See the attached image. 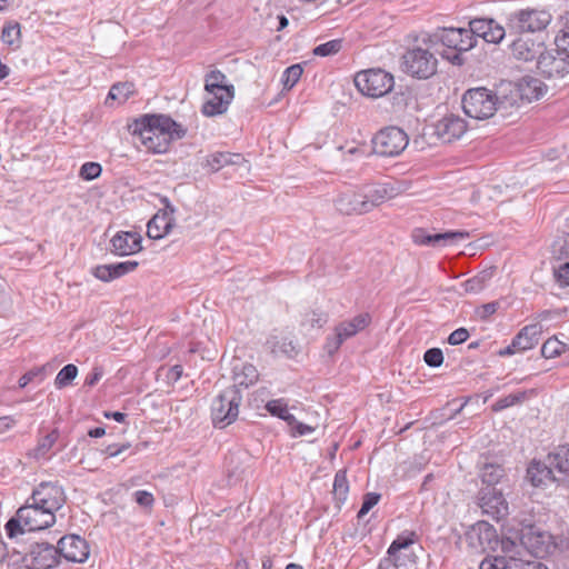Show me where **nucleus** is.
I'll list each match as a JSON object with an SVG mask.
<instances>
[{"label": "nucleus", "instance_id": "nucleus-53", "mask_svg": "<svg viewBox=\"0 0 569 569\" xmlns=\"http://www.w3.org/2000/svg\"><path fill=\"white\" fill-rule=\"evenodd\" d=\"M345 339L340 337L339 332L335 331V335L327 338L325 343V350L329 356L335 355L340 346L343 343Z\"/></svg>", "mask_w": 569, "mask_h": 569}, {"label": "nucleus", "instance_id": "nucleus-41", "mask_svg": "<svg viewBox=\"0 0 569 569\" xmlns=\"http://www.w3.org/2000/svg\"><path fill=\"white\" fill-rule=\"evenodd\" d=\"M59 433L57 430H52L49 435L39 440L38 446L30 453L36 459L42 458L53 447L58 440Z\"/></svg>", "mask_w": 569, "mask_h": 569}, {"label": "nucleus", "instance_id": "nucleus-45", "mask_svg": "<svg viewBox=\"0 0 569 569\" xmlns=\"http://www.w3.org/2000/svg\"><path fill=\"white\" fill-rule=\"evenodd\" d=\"M349 491V486L345 471H339L336 473L333 481V495L338 501L343 502L347 499V495Z\"/></svg>", "mask_w": 569, "mask_h": 569}, {"label": "nucleus", "instance_id": "nucleus-32", "mask_svg": "<svg viewBox=\"0 0 569 569\" xmlns=\"http://www.w3.org/2000/svg\"><path fill=\"white\" fill-rule=\"evenodd\" d=\"M259 379V373L257 368L251 363H241L240 366H234L233 368V380L237 388L252 386Z\"/></svg>", "mask_w": 569, "mask_h": 569}, {"label": "nucleus", "instance_id": "nucleus-47", "mask_svg": "<svg viewBox=\"0 0 569 569\" xmlns=\"http://www.w3.org/2000/svg\"><path fill=\"white\" fill-rule=\"evenodd\" d=\"M342 48V40L335 39L321 43L313 49V54L319 57H329L338 53Z\"/></svg>", "mask_w": 569, "mask_h": 569}, {"label": "nucleus", "instance_id": "nucleus-28", "mask_svg": "<svg viewBox=\"0 0 569 569\" xmlns=\"http://www.w3.org/2000/svg\"><path fill=\"white\" fill-rule=\"evenodd\" d=\"M371 322V316L368 312L359 313L350 320H346L336 326L335 331L339 332L345 340L356 336L365 330Z\"/></svg>", "mask_w": 569, "mask_h": 569}, {"label": "nucleus", "instance_id": "nucleus-24", "mask_svg": "<svg viewBox=\"0 0 569 569\" xmlns=\"http://www.w3.org/2000/svg\"><path fill=\"white\" fill-rule=\"evenodd\" d=\"M543 462L540 460H532L527 468V479L533 487H547L556 481L552 468L555 465L551 460Z\"/></svg>", "mask_w": 569, "mask_h": 569}, {"label": "nucleus", "instance_id": "nucleus-60", "mask_svg": "<svg viewBox=\"0 0 569 569\" xmlns=\"http://www.w3.org/2000/svg\"><path fill=\"white\" fill-rule=\"evenodd\" d=\"M555 42L558 48L563 49L569 54V31H560Z\"/></svg>", "mask_w": 569, "mask_h": 569}, {"label": "nucleus", "instance_id": "nucleus-25", "mask_svg": "<svg viewBox=\"0 0 569 569\" xmlns=\"http://www.w3.org/2000/svg\"><path fill=\"white\" fill-rule=\"evenodd\" d=\"M174 208L167 204L162 212H158L148 223V237L151 239H161L167 236L174 226Z\"/></svg>", "mask_w": 569, "mask_h": 569}, {"label": "nucleus", "instance_id": "nucleus-55", "mask_svg": "<svg viewBox=\"0 0 569 569\" xmlns=\"http://www.w3.org/2000/svg\"><path fill=\"white\" fill-rule=\"evenodd\" d=\"M134 501L143 508H151L154 503L153 495L147 490H138L133 493Z\"/></svg>", "mask_w": 569, "mask_h": 569}, {"label": "nucleus", "instance_id": "nucleus-38", "mask_svg": "<svg viewBox=\"0 0 569 569\" xmlns=\"http://www.w3.org/2000/svg\"><path fill=\"white\" fill-rule=\"evenodd\" d=\"M134 92V86L131 82L113 84L109 91L108 99L118 100L120 103L127 101Z\"/></svg>", "mask_w": 569, "mask_h": 569}, {"label": "nucleus", "instance_id": "nucleus-59", "mask_svg": "<svg viewBox=\"0 0 569 569\" xmlns=\"http://www.w3.org/2000/svg\"><path fill=\"white\" fill-rule=\"evenodd\" d=\"M103 373V369L99 366H96L87 376L84 383L90 387L94 386L102 378Z\"/></svg>", "mask_w": 569, "mask_h": 569}, {"label": "nucleus", "instance_id": "nucleus-9", "mask_svg": "<svg viewBox=\"0 0 569 569\" xmlns=\"http://www.w3.org/2000/svg\"><path fill=\"white\" fill-rule=\"evenodd\" d=\"M242 396L236 386L226 388L211 405L212 421L224 428L232 423L239 415Z\"/></svg>", "mask_w": 569, "mask_h": 569}, {"label": "nucleus", "instance_id": "nucleus-17", "mask_svg": "<svg viewBox=\"0 0 569 569\" xmlns=\"http://www.w3.org/2000/svg\"><path fill=\"white\" fill-rule=\"evenodd\" d=\"M26 560L36 569H52L60 559L57 547L49 542H36L30 547Z\"/></svg>", "mask_w": 569, "mask_h": 569}, {"label": "nucleus", "instance_id": "nucleus-56", "mask_svg": "<svg viewBox=\"0 0 569 569\" xmlns=\"http://www.w3.org/2000/svg\"><path fill=\"white\" fill-rule=\"evenodd\" d=\"M497 311V302L485 303L476 309V316L481 320H487Z\"/></svg>", "mask_w": 569, "mask_h": 569}, {"label": "nucleus", "instance_id": "nucleus-18", "mask_svg": "<svg viewBox=\"0 0 569 569\" xmlns=\"http://www.w3.org/2000/svg\"><path fill=\"white\" fill-rule=\"evenodd\" d=\"M467 129L466 120L453 113L442 117L435 124L436 136L445 143L460 139Z\"/></svg>", "mask_w": 569, "mask_h": 569}, {"label": "nucleus", "instance_id": "nucleus-27", "mask_svg": "<svg viewBox=\"0 0 569 569\" xmlns=\"http://www.w3.org/2000/svg\"><path fill=\"white\" fill-rule=\"evenodd\" d=\"M233 97L234 91L231 90H224L221 96L206 97L201 111L206 117L223 114L228 110Z\"/></svg>", "mask_w": 569, "mask_h": 569}, {"label": "nucleus", "instance_id": "nucleus-2", "mask_svg": "<svg viewBox=\"0 0 569 569\" xmlns=\"http://www.w3.org/2000/svg\"><path fill=\"white\" fill-rule=\"evenodd\" d=\"M510 516L508 503L500 499V525L509 521L518 529V546L536 557H545L556 549L553 537L533 523V517L525 511Z\"/></svg>", "mask_w": 569, "mask_h": 569}, {"label": "nucleus", "instance_id": "nucleus-19", "mask_svg": "<svg viewBox=\"0 0 569 569\" xmlns=\"http://www.w3.org/2000/svg\"><path fill=\"white\" fill-rule=\"evenodd\" d=\"M469 237L467 231H447L442 233H428L425 229H416L412 232L415 243L430 247H446L466 240Z\"/></svg>", "mask_w": 569, "mask_h": 569}, {"label": "nucleus", "instance_id": "nucleus-23", "mask_svg": "<svg viewBox=\"0 0 569 569\" xmlns=\"http://www.w3.org/2000/svg\"><path fill=\"white\" fill-rule=\"evenodd\" d=\"M141 240L137 232L120 231L111 239V251L121 257L137 253L142 249Z\"/></svg>", "mask_w": 569, "mask_h": 569}, {"label": "nucleus", "instance_id": "nucleus-34", "mask_svg": "<svg viewBox=\"0 0 569 569\" xmlns=\"http://www.w3.org/2000/svg\"><path fill=\"white\" fill-rule=\"evenodd\" d=\"M510 49L512 56L522 61H531L538 53L536 44L522 38L515 40L511 43Z\"/></svg>", "mask_w": 569, "mask_h": 569}, {"label": "nucleus", "instance_id": "nucleus-52", "mask_svg": "<svg viewBox=\"0 0 569 569\" xmlns=\"http://www.w3.org/2000/svg\"><path fill=\"white\" fill-rule=\"evenodd\" d=\"M488 277V273L483 272L472 279H469L467 280L465 283H463V287H465V291L466 292H479L480 290L483 289V283H485V280L487 279Z\"/></svg>", "mask_w": 569, "mask_h": 569}, {"label": "nucleus", "instance_id": "nucleus-15", "mask_svg": "<svg viewBox=\"0 0 569 569\" xmlns=\"http://www.w3.org/2000/svg\"><path fill=\"white\" fill-rule=\"evenodd\" d=\"M30 501L56 515L66 502V493L58 482H41L33 490Z\"/></svg>", "mask_w": 569, "mask_h": 569}, {"label": "nucleus", "instance_id": "nucleus-20", "mask_svg": "<svg viewBox=\"0 0 569 569\" xmlns=\"http://www.w3.org/2000/svg\"><path fill=\"white\" fill-rule=\"evenodd\" d=\"M59 558L63 557L68 561L83 562L89 557V546L84 539L79 536H64L58 541Z\"/></svg>", "mask_w": 569, "mask_h": 569}, {"label": "nucleus", "instance_id": "nucleus-58", "mask_svg": "<svg viewBox=\"0 0 569 569\" xmlns=\"http://www.w3.org/2000/svg\"><path fill=\"white\" fill-rule=\"evenodd\" d=\"M533 555L527 552L522 569H548V567L542 563L539 559Z\"/></svg>", "mask_w": 569, "mask_h": 569}, {"label": "nucleus", "instance_id": "nucleus-31", "mask_svg": "<svg viewBox=\"0 0 569 569\" xmlns=\"http://www.w3.org/2000/svg\"><path fill=\"white\" fill-rule=\"evenodd\" d=\"M412 536L413 533L398 536L390 545L388 549V558L385 559L380 567L387 562H391L396 568L405 566L401 558V551H406L413 543Z\"/></svg>", "mask_w": 569, "mask_h": 569}, {"label": "nucleus", "instance_id": "nucleus-22", "mask_svg": "<svg viewBox=\"0 0 569 569\" xmlns=\"http://www.w3.org/2000/svg\"><path fill=\"white\" fill-rule=\"evenodd\" d=\"M362 194L361 188L340 192L333 201L337 211L345 216L367 213Z\"/></svg>", "mask_w": 569, "mask_h": 569}, {"label": "nucleus", "instance_id": "nucleus-12", "mask_svg": "<svg viewBox=\"0 0 569 569\" xmlns=\"http://www.w3.org/2000/svg\"><path fill=\"white\" fill-rule=\"evenodd\" d=\"M393 76L382 69H368L355 76V86L367 97L379 98L393 88Z\"/></svg>", "mask_w": 569, "mask_h": 569}, {"label": "nucleus", "instance_id": "nucleus-16", "mask_svg": "<svg viewBox=\"0 0 569 569\" xmlns=\"http://www.w3.org/2000/svg\"><path fill=\"white\" fill-rule=\"evenodd\" d=\"M361 190L367 213L383 202L398 197L402 191L399 186L389 182L365 184Z\"/></svg>", "mask_w": 569, "mask_h": 569}, {"label": "nucleus", "instance_id": "nucleus-40", "mask_svg": "<svg viewBox=\"0 0 569 569\" xmlns=\"http://www.w3.org/2000/svg\"><path fill=\"white\" fill-rule=\"evenodd\" d=\"M548 460L555 465V468L569 476V446L559 448V450L548 456Z\"/></svg>", "mask_w": 569, "mask_h": 569}, {"label": "nucleus", "instance_id": "nucleus-11", "mask_svg": "<svg viewBox=\"0 0 569 569\" xmlns=\"http://www.w3.org/2000/svg\"><path fill=\"white\" fill-rule=\"evenodd\" d=\"M552 16L547 10L522 9L507 18V28L513 33L540 32L551 22Z\"/></svg>", "mask_w": 569, "mask_h": 569}, {"label": "nucleus", "instance_id": "nucleus-63", "mask_svg": "<svg viewBox=\"0 0 569 569\" xmlns=\"http://www.w3.org/2000/svg\"><path fill=\"white\" fill-rule=\"evenodd\" d=\"M37 375H38V371L31 370V371L24 373L23 376H21L20 379H19V387L20 388H24L29 382L32 381V379Z\"/></svg>", "mask_w": 569, "mask_h": 569}, {"label": "nucleus", "instance_id": "nucleus-8", "mask_svg": "<svg viewBox=\"0 0 569 569\" xmlns=\"http://www.w3.org/2000/svg\"><path fill=\"white\" fill-rule=\"evenodd\" d=\"M518 529L509 521L501 523L500 531V569H522L527 552L518 546Z\"/></svg>", "mask_w": 569, "mask_h": 569}, {"label": "nucleus", "instance_id": "nucleus-46", "mask_svg": "<svg viewBox=\"0 0 569 569\" xmlns=\"http://www.w3.org/2000/svg\"><path fill=\"white\" fill-rule=\"evenodd\" d=\"M303 69L300 64L288 67L282 73V84L286 89H291L301 78Z\"/></svg>", "mask_w": 569, "mask_h": 569}, {"label": "nucleus", "instance_id": "nucleus-48", "mask_svg": "<svg viewBox=\"0 0 569 569\" xmlns=\"http://www.w3.org/2000/svg\"><path fill=\"white\" fill-rule=\"evenodd\" d=\"M208 166L213 170L218 171L227 164L232 163V156L230 153L217 152L210 156L207 160Z\"/></svg>", "mask_w": 569, "mask_h": 569}, {"label": "nucleus", "instance_id": "nucleus-5", "mask_svg": "<svg viewBox=\"0 0 569 569\" xmlns=\"http://www.w3.org/2000/svg\"><path fill=\"white\" fill-rule=\"evenodd\" d=\"M54 522L56 515L41 506H36L29 499L24 506L18 509L16 516L7 522L6 530L10 538H16L26 531L46 529Z\"/></svg>", "mask_w": 569, "mask_h": 569}, {"label": "nucleus", "instance_id": "nucleus-6", "mask_svg": "<svg viewBox=\"0 0 569 569\" xmlns=\"http://www.w3.org/2000/svg\"><path fill=\"white\" fill-rule=\"evenodd\" d=\"M417 41L418 43L402 56V68L411 77L428 79L437 72L438 68V59L431 50L440 51L431 43H422L421 34Z\"/></svg>", "mask_w": 569, "mask_h": 569}, {"label": "nucleus", "instance_id": "nucleus-4", "mask_svg": "<svg viewBox=\"0 0 569 569\" xmlns=\"http://www.w3.org/2000/svg\"><path fill=\"white\" fill-rule=\"evenodd\" d=\"M421 41L422 43H431L437 49L440 46L445 47L446 50L441 51L440 54L455 66L463 63L462 52L476 47L471 31L466 28H442L432 33L425 32L421 33Z\"/></svg>", "mask_w": 569, "mask_h": 569}, {"label": "nucleus", "instance_id": "nucleus-37", "mask_svg": "<svg viewBox=\"0 0 569 569\" xmlns=\"http://www.w3.org/2000/svg\"><path fill=\"white\" fill-rule=\"evenodd\" d=\"M227 84V77L220 70H212L204 77V91L223 90L229 88Z\"/></svg>", "mask_w": 569, "mask_h": 569}, {"label": "nucleus", "instance_id": "nucleus-61", "mask_svg": "<svg viewBox=\"0 0 569 569\" xmlns=\"http://www.w3.org/2000/svg\"><path fill=\"white\" fill-rule=\"evenodd\" d=\"M479 569H498V557L487 556L479 565Z\"/></svg>", "mask_w": 569, "mask_h": 569}, {"label": "nucleus", "instance_id": "nucleus-36", "mask_svg": "<svg viewBox=\"0 0 569 569\" xmlns=\"http://www.w3.org/2000/svg\"><path fill=\"white\" fill-rule=\"evenodd\" d=\"M266 409L272 415L281 418L282 420L287 421L289 425H293L296 422V418L293 415L289 412L288 406L283 400L277 399V400H270L266 405Z\"/></svg>", "mask_w": 569, "mask_h": 569}, {"label": "nucleus", "instance_id": "nucleus-51", "mask_svg": "<svg viewBox=\"0 0 569 569\" xmlns=\"http://www.w3.org/2000/svg\"><path fill=\"white\" fill-rule=\"evenodd\" d=\"M380 500V495L376 492H369L365 495L362 506L358 512V518H362L367 515Z\"/></svg>", "mask_w": 569, "mask_h": 569}, {"label": "nucleus", "instance_id": "nucleus-49", "mask_svg": "<svg viewBox=\"0 0 569 569\" xmlns=\"http://www.w3.org/2000/svg\"><path fill=\"white\" fill-rule=\"evenodd\" d=\"M102 168L98 162H86L81 166L79 176L83 180L90 181L101 174Z\"/></svg>", "mask_w": 569, "mask_h": 569}, {"label": "nucleus", "instance_id": "nucleus-62", "mask_svg": "<svg viewBox=\"0 0 569 569\" xmlns=\"http://www.w3.org/2000/svg\"><path fill=\"white\" fill-rule=\"evenodd\" d=\"M129 448V445H110L106 448V453L109 457H117Z\"/></svg>", "mask_w": 569, "mask_h": 569}, {"label": "nucleus", "instance_id": "nucleus-64", "mask_svg": "<svg viewBox=\"0 0 569 569\" xmlns=\"http://www.w3.org/2000/svg\"><path fill=\"white\" fill-rule=\"evenodd\" d=\"M182 372H183V369L181 366L179 365H176L173 366L170 370H169V379L173 380V381H178L181 376H182Z\"/></svg>", "mask_w": 569, "mask_h": 569}, {"label": "nucleus", "instance_id": "nucleus-33", "mask_svg": "<svg viewBox=\"0 0 569 569\" xmlns=\"http://www.w3.org/2000/svg\"><path fill=\"white\" fill-rule=\"evenodd\" d=\"M267 343L273 353H283L288 357H293L298 353L297 342L288 337L273 335L268 339Z\"/></svg>", "mask_w": 569, "mask_h": 569}, {"label": "nucleus", "instance_id": "nucleus-29", "mask_svg": "<svg viewBox=\"0 0 569 569\" xmlns=\"http://www.w3.org/2000/svg\"><path fill=\"white\" fill-rule=\"evenodd\" d=\"M477 535L479 545L482 549L495 551L498 547V535L493 525L488 520L478 521L472 529Z\"/></svg>", "mask_w": 569, "mask_h": 569}, {"label": "nucleus", "instance_id": "nucleus-7", "mask_svg": "<svg viewBox=\"0 0 569 569\" xmlns=\"http://www.w3.org/2000/svg\"><path fill=\"white\" fill-rule=\"evenodd\" d=\"M461 103L468 117L485 120L495 116L498 98L488 89L480 87L466 91L462 96Z\"/></svg>", "mask_w": 569, "mask_h": 569}, {"label": "nucleus", "instance_id": "nucleus-39", "mask_svg": "<svg viewBox=\"0 0 569 569\" xmlns=\"http://www.w3.org/2000/svg\"><path fill=\"white\" fill-rule=\"evenodd\" d=\"M21 30L18 22H8L1 33V39L9 46L18 48L20 46Z\"/></svg>", "mask_w": 569, "mask_h": 569}, {"label": "nucleus", "instance_id": "nucleus-35", "mask_svg": "<svg viewBox=\"0 0 569 569\" xmlns=\"http://www.w3.org/2000/svg\"><path fill=\"white\" fill-rule=\"evenodd\" d=\"M569 347L559 341L556 337L549 338L541 347V355L547 358H555L563 356V361L567 359Z\"/></svg>", "mask_w": 569, "mask_h": 569}, {"label": "nucleus", "instance_id": "nucleus-42", "mask_svg": "<svg viewBox=\"0 0 569 569\" xmlns=\"http://www.w3.org/2000/svg\"><path fill=\"white\" fill-rule=\"evenodd\" d=\"M328 321V316L322 311H307L301 320V326L306 328H321Z\"/></svg>", "mask_w": 569, "mask_h": 569}, {"label": "nucleus", "instance_id": "nucleus-13", "mask_svg": "<svg viewBox=\"0 0 569 569\" xmlns=\"http://www.w3.org/2000/svg\"><path fill=\"white\" fill-rule=\"evenodd\" d=\"M408 143V134L398 127H387L372 139L373 151L382 157L399 156Z\"/></svg>", "mask_w": 569, "mask_h": 569}, {"label": "nucleus", "instance_id": "nucleus-10", "mask_svg": "<svg viewBox=\"0 0 569 569\" xmlns=\"http://www.w3.org/2000/svg\"><path fill=\"white\" fill-rule=\"evenodd\" d=\"M481 487L479 489V506L482 512L498 520V466L495 462H485L480 470Z\"/></svg>", "mask_w": 569, "mask_h": 569}, {"label": "nucleus", "instance_id": "nucleus-44", "mask_svg": "<svg viewBox=\"0 0 569 569\" xmlns=\"http://www.w3.org/2000/svg\"><path fill=\"white\" fill-rule=\"evenodd\" d=\"M531 391L518 389L509 395H506L500 398V410L505 408H509L516 405L523 403L528 398Z\"/></svg>", "mask_w": 569, "mask_h": 569}, {"label": "nucleus", "instance_id": "nucleus-30", "mask_svg": "<svg viewBox=\"0 0 569 569\" xmlns=\"http://www.w3.org/2000/svg\"><path fill=\"white\" fill-rule=\"evenodd\" d=\"M495 19L477 18L469 22L468 31H471L473 41L477 43V38L483 39L488 43H498V38L493 31Z\"/></svg>", "mask_w": 569, "mask_h": 569}, {"label": "nucleus", "instance_id": "nucleus-26", "mask_svg": "<svg viewBox=\"0 0 569 569\" xmlns=\"http://www.w3.org/2000/svg\"><path fill=\"white\" fill-rule=\"evenodd\" d=\"M138 266L139 263L136 260L102 264L93 269V276L99 280L107 282L134 271Z\"/></svg>", "mask_w": 569, "mask_h": 569}, {"label": "nucleus", "instance_id": "nucleus-14", "mask_svg": "<svg viewBox=\"0 0 569 569\" xmlns=\"http://www.w3.org/2000/svg\"><path fill=\"white\" fill-rule=\"evenodd\" d=\"M537 68L549 79H562L569 73V54L556 46L539 53Z\"/></svg>", "mask_w": 569, "mask_h": 569}, {"label": "nucleus", "instance_id": "nucleus-54", "mask_svg": "<svg viewBox=\"0 0 569 569\" xmlns=\"http://www.w3.org/2000/svg\"><path fill=\"white\" fill-rule=\"evenodd\" d=\"M556 281L561 287H569V261L555 269Z\"/></svg>", "mask_w": 569, "mask_h": 569}, {"label": "nucleus", "instance_id": "nucleus-1", "mask_svg": "<svg viewBox=\"0 0 569 569\" xmlns=\"http://www.w3.org/2000/svg\"><path fill=\"white\" fill-rule=\"evenodd\" d=\"M133 137L153 153H163L174 139L183 136V131L170 117L164 114L144 116L129 126Z\"/></svg>", "mask_w": 569, "mask_h": 569}, {"label": "nucleus", "instance_id": "nucleus-43", "mask_svg": "<svg viewBox=\"0 0 569 569\" xmlns=\"http://www.w3.org/2000/svg\"><path fill=\"white\" fill-rule=\"evenodd\" d=\"M78 375V368L74 365L64 366L57 375L54 385L58 389L64 388L76 379Z\"/></svg>", "mask_w": 569, "mask_h": 569}, {"label": "nucleus", "instance_id": "nucleus-3", "mask_svg": "<svg viewBox=\"0 0 569 569\" xmlns=\"http://www.w3.org/2000/svg\"><path fill=\"white\" fill-rule=\"evenodd\" d=\"M548 87L538 78L523 76L517 80H500V118L507 119L518 113L523 102L541 99Z\"/></svg>", "mask_w": 569, "mask_h": 569}, {"label": "nucleus", "instance_id": "nucleus-57", "mask_svg": "<svg viewBox=\"0 0 569 569\" xmlns=\"http://www.w3.org/2000/svg\"><path fill=\"white\" fill-rule=\"evenodd\" d=\"M469 338V331L466 328L456 329L448 337V342L451 346H457L465 342Z\"/></svg>", "mask_w": 569, "mask_h": 569}, {"label": "nucleus", "instance_id": "nucleus-21", "mask_svg": "<svg viewBox=\"0 0 569 569\" xmlns=\"http://www.w3.org/2000/svg\"><path fill=\"white\" fill-rule=\"evenodd\" d=\"M540 333H541L540 325L535 323V325L526 326L512 339L510 345H508L503 350H500V357L501 356H512V355L532 349L539 342Z\"/></svg>", "mask_w": 569, "mask_h": 569}, {"label": "nucleus", "instance_id": "nucleus-50", "mask_svg": "<svg viewBox=\"0 0 569 569\" xmlns=\"http://www.w3.org/2000/svg\"><path fill=\"white\" fill-rule=\"evenodd\" d=\"M423 359L429 367L437 368L442 365L443 355L439 348H431L425 352Z\"/></svg>", "mask_w": 569, "mask_h": 569}]
</instances>
